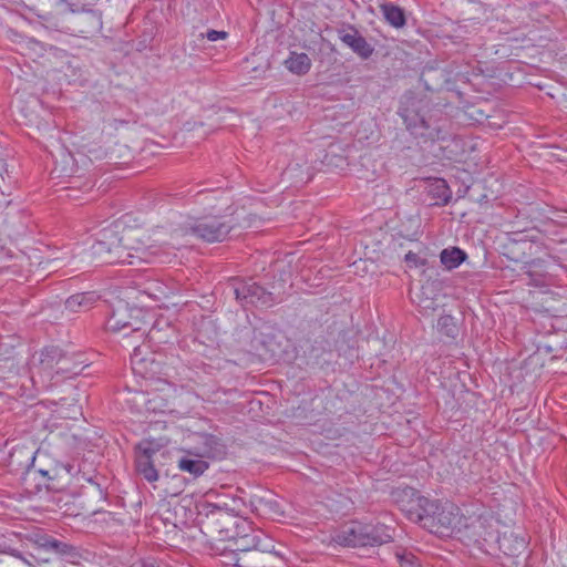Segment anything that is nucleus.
Listing matches in <instances>:
<instances>
[{"label": "nucleus", "mask_w": 567, "mask_h": 567, "mask_svg": "<svg viewBox=\"0 0 567 567\" xmlns=\"http://www.w3.org/2000/svg\"><path fill=\"white\" fill-rule=\"evenodd\" d=\"M208 525L219 533L217 549L225 565L264 567L262 554L272 545L264 540V533L254 529L247 518L217 511L208 518Z\"/></svg>", "instance_id": "f257e3e1"}, {"label": "nucleus", "mask_w": 567, "mask_h": 567, "mask_svg": "<svg viewBox=\"0 0 567 567\" xmlns=\"http://www.w3.org/2000/svg\"><path fill=\"white\" fill-rule=\"evenodd\" d=\"M141 228L114 223L102 229L99 238L91 246L90 256L104 264H125L137 266L148 262L150 248L145 245Z\"/></svg>", "instance_id": "f03ea898"}, {"label": "nucleus", "mask_w": 567, "mask_h": 567, "mask_svg": "<svg viewBox=\"0 0 567 567\" xmlns=\"http://www.w3.org/2000/svg\"><path fill=\"white\" fill-rule=\"evenodd\" d=\"M153 316L144 307L130 305L126 301H117L105 327L106 330L121 337L120 342L124 348H131V364L134 372L142 373L146 359L142 355V347L147 338L148 326Z\"/></svg>", "instance_id": "7ed1b4c3"}, {"label": "nucleus", "mask_w": 567, "mask_h": 567, "mask_svg": "<svg viewBox=\"0 0 567 567\" xmlns=\"http://www.w3.org/2000/svg\"><path fill=\"white\" fill-rule=\"evenodd\" d=\"M199 203L204 206V215L189 217L184 223L181 235L196 236L207 243L223 241L233 227L228 197H218L215 192L199 194Z\"/></svg>", "instance_id": "20e7f679"}, {"label": "nucleus", "mask_w": 567, "mask_h": 567, "mask_svg": "<svg viewBox=\"0 0 567 567\" xmlns=\"http://www.w3.org/2000/svg\"><path fill=\"white\" fill-rule=\"evenodd\" d=\"M468 518L461 512L460 506L449 499H432L425 529L440 537L460 536L467 528Z\"/></svg>", "instance_id": "39448f33"}, {"label": "nucleus", "mask_w": 567, "mask_h": 567, "mask_svg": "<svg viewBox=\"0 0 567 567\" xmlns=\"http://www.w3.org/2000/svg\"><path fill=\"white\" fill-rule=\"evenodd\" d=\"M393 497L405 516L426 527V518L431 511L433 499L422 496L413 487H403L393 493Z\"/></svg>", "instance_id": "423d86ee"}, {"label": "nucleus", "mask_w": 567, "mask_h": 567, "mask_svg": "<svg viewBox=\"0 0 567 567\" xmlns=\"http://www.w3.org/2000/svg\"><path fill=\"white\" fill-rule=\"evenodd\" d=\"M27 540L44 554H53L69 563L75 564L81 558L78 547L43 532L27 534Z\"/></svg>", "instance_id": "0eeeda50"}, {"label": "nucleus", "mask_w": 567, "mask_h": 567, "mask_svg": "<svg viewBox=\"0 0 567 567\" xmlns=\"http://www.w3.org/2000/svg\"><path fill=\"white\" fill-rule=\"evenodd\" d=\"M159 309L152 327L148 326L147 338L156 343H169L177 333V310L167 305L159 306Z\"/></svg>", "instance_id": "6e6552de"}, {"label": "nucleus", "mask_w": 567, "mask_h": 567, "mask_svg": "<svg viewBox=\"0 0 567 567\" xmlns=\"http://www.w3.org/2000/svg\"><path fill=\"white\" fill-rule=\"evenodd\" d=\"M76 368L78 365L73 369L69 367V359L62 354L59 348L50 347L41 351L38 373L45 374L49 379H51L53 372L58 374L75 375L79 373V371L75 370Z\"/></svg>", "instance_id": "1a4fd4ad"}, {"label": "nucleus", "mask_w": 567, "mask_h": 567, "mask_svg": "<svg viewBox=\"0 0 567 567\" xmlns=\"http://www.w3.org/2000/svg\"><path fill=\"white\" fill-rule=\"evenodd\" d=\"M364 523L352 522L342 526L333 536V542L343 546H362Z\"/></svg>", "instance_id": "9d476101"}, {"label": "nucleus", "mask_w": 567, "mask_h": 567, "mask_svg": "<svg viewBox=\"0 0 567 567\" xmlns=\"http://www.w3.org/2000/svg\"><path fill=\"white\" fill-rule=\"evenodd\" d=\"M392 536L383 524H364L361 546H378L390 543Z\"/></svg>", "instance_id": "9b49d317"}, {"label": "nucleus", "mask_w": 567, "mask_h": 567, "mask_svg": "<svg viewBox=\"0 0 567 567\" xmlns=\"http://www.w3.org/2000/svg\"><path fill=\"white\" fill-rule=\"evenodd\" d=\"M150 445V443H141L137 446L136 468L148 482H153L157 480V472L151 461L153 451Z\"/></svg>", "instance_id": "f8f14e48"}, {"label": "nucleus", "mask_w": 567, "mask_h": 567, "mask_svg": "<svg viewBox=\"0 0 567 567\" xmlns=\"http://www.w3.org/2000/svg\"><path fill=\"white\" fill-rule=\"evenodd\" d=\"M97 300H99V296L94 291L80 292V293L70 296L65 300V308L71 312L86 311Z\"/></svg>", "instance_id": "ddd939ff"}, {"label": "nucleus", "mask_w": 567, "mask_h": 567, "mask_svg": "<svg viewBox=\"0 0 567 567\" xmlns=\"http://www.w3.org/2000/svg\"><path fill=\"white\" fill-rule=\"evenodd\" d=\"M341 40L344 45L350 47L354 53L361 55L362 59H368V56L373 54L372 45L357 31L344 33Z\"/></svg>", "instance_id": "4468645a"}, {"label": "nucleus", "mask_w": 567, "mask_h": 567, "mask_svg": "<svg viewBox=\"0 0 567 567\" xmlns=\"http://www.w3.org/2000/svg\"><path fill=\"white\" fill-rule=\"evenodd\" d=\"M467 255L463 249L457 247H451L442 249L440 252V260L442 266L446 270H453L458 268L461 264L465 261Z\"/></svg>", "instance_id": "2eb2a0df"}, {"label": "nucleus", "mask_w": 567, "mask_h": 567, "mask_svg": "<svg viewBox=\"0 0 567 567\" xmlns=\"http://www.w3.org/2000/svg\"><path fill=\"white\" fill-rule=\"evenodd\" d=\"M285 66L295 74H306L309 72L312 62L307 53L291 52L288 59L284 62Z\"/></svg>", "instance_id": "dca6fc26"}, {"label": "nucleus", "mask_w": 567, "mask_h": 567, "mask_svg": "<svg viewBox=\"0 0 567 567\" xmlns=\"http://www.w3.org/2000/svg\"><path fill=\"white\" fill-rule=\"evenodd\" d=\"M209 464L202 457L197 458H182L179 461V470L184 472H188L193 475V477H198L207 471Z\"/></svg>", "instance_id": "f3484780"}, {"label": "nucleus", "mask_w": 567, "mask_h": 567, "mask_svg": "<svg viewBox=\"0 0 567 567\" xmlns=\"http://www.w3.org/2000/svg\"><path fill=\"white\" fill-rule=\"evenodd\" d=\"M9 554L25 567H42L44 564H49L51 561L50 557H43L41 555L35 556L31 553L22 554L18 549H11Z\"/></svg>", "instance_id": "a211bd4d"}, {"label": "nucleus", "mask_w": 567, "mask_h": 567, "mask_svg": "<svg viewBox=\"0 0 567 567\" xmlns=\"http://www.w3.org/2000/svg\"><path fill=\"white\" fill-rule=\"evenodd\" d=\"M382 13L390 25L402 28L405 24V16L400 7L394 4H382Z\"/></svg>", "instance_id": "6ab92c4d"}, {"label": "nucleus", "mask_w": 567, "mask_h": 567, "mask_svg": "<svg viewBox=\"0 0 567 567\" xmlns=\"http://www.w3.org/2000/svg\"><path fill=\"white\" fill-rule=\"evenodd\" d=\"M431 193L432 196L441 200L442 204H447L452 197V192L444 179H435L432 184Z\"/></svg>", "instance_id": "aec40b11"}, {"label": "nucleus", "mask_w": 567, "mask_h": 567, "mask_svg": "<svg viewBox=\"0 0 567 567\" xmlns=\"http://www.w3.org/2000/svg\"><path fill=\"white\" fill-rule=\"evenodd\" d=\"M430 287L423 286L420 292L415 293L413 300L423 310H436L437 303L433 297L427 296Z\"/></svg>", "instance_id": "412c9836"}, {"label": "nucleus", "mask_w": 567, "mask_h": 567, "mask_svg": "<svg viewBox=\"0 0 567 567\" xmlns=\"http://www.w3.org/2000/svg\"><path fill=\"white\" fill-rule=\"evenodd\" d=\"M156 300L163 301V305L171 303L172 306H175V302H173V299L175 298V293L172 288H168L167 286L161 284L157 285L154 289V293L152 295Z\"/></svg>", "instance_id": "4be33fe9"}, {"label": "nucleus", "mask_w": 567, "mask_h": 567, "mask_svg": "<svg viewBox=\"0 0 567 567\" xmlns=\"http://www.w3.org/2000/svg\"><path fill=\"white\" fill-rule=\"evenodd\" d=\"M31 473H39L43 477H45L48 481H53L58 476V468L51 467V468H37L35 466V457L33 458V463L29 470V474Z\"/></svg>", "instance_id": "5701e85b"}, {"label": "nucleus", "mask_w": 567, "mask_h": 567, "mask_svg": "<svg viewBox=\"0 0 567 567\" xmlns=\"http://www.w3.org/2000/svg\"><path fill=\"white\" fill-rule=\"evenodd\" d=\"M404 260L408 265L413 266L414 268L426 265L425 258L420 257L419 255L414 254V251H409L404 256Z\"/></svg>", "instance_id": "b1692460"}, {"label": "nucleus", "mask_w": 567, "mask_h": 567, "mask_svg": "<svg viewBox=\"0 0 567 567\" xmlns=\"http://www.w3.org/2000/svg\"><path fill=\"white\" fill-rule=\"evenodd\" d=\"M206 37L209 41H218V40H225L227 37V33L224 31H208Z\"/></svg>", "instance_id": "393cba45"}, {"label": "nucleus", "mask_w": 567, "mask_h": 567, "mask_svg": "<svg viewBox=\"0 0 567 567\" xmlns=\"http://www.w3.org/2000/svg\"><path fill=\"white\" fill-rule=\"evenodd\" d=\"M123 124H125L124 121L116 120V118H109V120L105 121L103 130H106V128L117 130L118 126L123 125Z\"/></svg>", "instance_id": "a878e982"}, {"label": "nucleus", "mask_w": 567, "mask_h": 567, "mask_svg": "<svg viewBox=\"0 0 567 567\" xmlns=\"http://www.w3.org/2000/svg\"><path fill=\"white\" fill-rule=\"evenodd\" d=\"M452 321H453V317L452 316H444V317L440 318L439 323L440 324H447L449 322H452Z\"/></svg>", "instance_id": "bb28decb"}, {"label": "nucleus", "mask_w": 567, "mask_h": 567, "mask_svg": "<svg viewBox=\"0 0 567 567\" xmlns=\"http://www.w3.org/2000/svg\"><path fill=\"white\" fill-rule=\"evenodd\" d=\"M45 22L50 23L53 28L58 29L59 23L56 21L52 22L49 17H41Z\"/></svg>", "instance_id": "cd10ccee"}, {"label": "nucleus", "mask_w": 567, "mask_h": 567, "mask_svg": "<svg viewBox=\"0 0 567 567\" xmlns=\"http://www.w3.org/2000/svg\"><path fill=\"white\" fill-rule=\"evenodd\" d=\"M163 520L165 522V524H166V523L172 524V526H173V527H176V526H177V525H176V523L172 519V517H171V516H165V517L163 518Z\"/></svg>", "instance_id": "c85d7f7f"}, {"label": "nucleus", "mask_w": 567, "mask_h": 567, "mask_svg": "<svg viewBox=\"0 0 567 567\" xmlns=\"http://www.w3.org/2000/svg\"><path fill=\"white\" fill-rule=\"evenodd\" d=\"M411 221L414 223L417 226L420 224L419 216L411 217Z\"/></svg>", "instance_id": "c756f323"}]
</instances>
